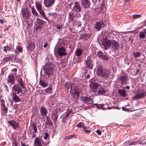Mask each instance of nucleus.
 <instances>
[{
    "label": "nucleus",
    "instance_id": "obj_1",
    "mask_svg": "<svg viewBox=\"0 0 146 146\" xmlns=\"http://www.w3.org/2000/svg\"><path fill=\"white\" fill-rule=\"evenodd\" d=\"M43 69L44 72L45 76H47L48 78H51L55 75L56 68L52 62H48L43 66Z\"/></svg>",
    "mask_w": 146,
    "mask_h": 146
},
{
    "label": "nucleus",
    "instance_id": "obj_2",
    "mask_svg": "<svg viewBox=\"0 0 146 146\" xmlns=\"http://www.w3.org/2000/svg\"><path fill=\"white\" fill-rule=\"evenodd\" d=\"M64 85L67 90L70 89V92L72 94V96L75 99H77L82 92L80 90L78 89L75 84L74 83L72 84L70 82H66L65 84Z\"/></svg>",
    "mask_w": 146,
    "mask_h": 146
},
{
    "label": "nucleus",
    "instance_id": "obj_3",
    "mask_svg": "<svg viewBox=\"0 0 146 146\" xmlns=\"http://www.w3.org/2000/svg\"><path fill=\"white\" fill-rule=\"evenodd\" d=\"M110 72L108 69H104L102 66L97 68V73L98 76L106 79L110 76Z\"/></svg>",
    "mask_w": 146,
    "mask_h": 146
},
{
    "label": "nucleus",
    "instance_id": "obj_4",
    "mask_svg": "<svg viewBox=\"0 0 146 146\" xmlns=\"http://www.w3.org/2000/svg\"><path fill=\"white\" fill-rule=\"evenodd\" d=\"M103 46H117L118 42L114 40H109L108 37H104L102 40Z\"/></svg>",
    "mask_w": 146,
    "mask_h": 146
},
{
    "label": "nucleus",
    "instance_id": "obj_5",
    "mask_svg": "<svg viewBox=\"0 0 146 146\" xmlns=\"http://www.w3.org/2000/svg\"><path fill=\"white\" fill-rule=\"evenodd\" d=\"M21 13L23 18L24 19L26 23L28 25L29 24L28 21L30 19L31 15L30 11L28 9L24 8L22 9Z\"/></svg>",
    "mask_w": 146,
    "mask_h": 146
},
{
    "label": "nucleus",
    "instance_id": "obj_6",
    "mask_svg": "<svg viewBox=\"0 0 146 146\" xmlns=\"http://www.w3.org/2000/svg\"><path fill=\"white\" fill-rule=\"evenodd\" d=\"M37 129L35 124L32 123L30 128V134L31 135V138L33 139L35 137L37 134Z\"/></svg>",
    "mask_w": 146,
    "mask_h": 146
},
{
    "label": "nucleus",
    "instance_id": "obj_7",
    "mask_svg": "<svg viewBox=\"0 0 146 146\" xmlns=\"http://www.w3.org/2000/svg\"><path fill=\"white\" fill-rule=\"evenodd\" d=\"M118 81L121 85L128 84V79L127 75H121L119 77Z\"/></svg>",
    "mask_w": 146,
    "mask_h": 146
},
{
    "label": "nucleus",
    "instance_id": "obj_8",
    "mask_svg": "<svg viewBox=\"0 0 146 146\" xmlns=\"http://www.w3.org/2000/svg\"><path fill=\"white\" fill-rule=\"evenodd\" d=\"M72 113V110L71 109L67 110L66 112L64 113L61 116L60 118L62 119V121L65 122V120H67L69 118V115Z\"/></svg>",
    "mask_w": 146,
    "mask_h": 146
},
{
    "label": "nucleus",
    "instance_id": "obj_9",
    "mask_svg": "<svg viewBox=\"0 0 146 146\" xmlns=\"http://www.w3.org/2000/svg\"><path fill=\"white\" fill-rule=\"evenodd\" d=\"M94 80L93 79L92 80L91 83L90 85V87L91 88V90L94 92H96L97 91V89L98 87L101 86L100 84L96 83H94Z\"/></svg>",
    "mask_w": 146,
    "mask_h": 146
},
{
    "label": "nucleus",
    "instance_id": "obj_10",
    "mask_svg": "<svg viewBox=\"0 0 146 146\" xmlns=\"http://www.w3.org/2000/svg\"><path fill=\"white\" fill-rule=\"evenodd\" d=\"M82 101L83 102L87 104L88 105L89 104H91L90 105V106L93 104V101L90 97L82 96Z\"/></svg>",
    "mask_w": 146,
    "mask_h": 146
},
{
    "label": "nucleus",
    "instance_id": "obj_11",
    "mask_svg": "<svg viewBox=\"0 0 146 146\" xmlns=\"http://www.w3.org/2000/svg\"><path fill=\"white\" fill-rule=\"evenodd\" d=\"M49 142H47V143H43V145L42 144V141L38 137H37L35 140L34 144L35 146H46L48 144Z\"/></svg>",
    "mask_w": 146,
    "mask_h": 146
},
{
    "label": "nucleus",
    "instance_id": "obj_12",
    "mask_svg": "<svg viewBox=\"0 0 146 146\" xmlns=\"http://www.w3.org/2000/svg\"><path fill=\"white\" fill-rule=\"evenodd\" d=\"M7 123L9 124L14 129L17 130L19 127V123L14 120L7 121Z\"/></svg>",
    "mask_w": 146,
    "mask_h": 146
},
{
    "label": "nucleus",
    "instance_id": "obj_13",
    "mask_svg": "<svg viewBox=\"0 0 146 146\" xmlns=\"http://www.w3.org/2000/svg\"><path fill=\"white\" fill-rule=\"evenodd\" d=\"M81 3L84 7L87 9L90 7L91 3L89 0H81Z\"/></svg>",
    "mask_w": 146,
    "mask_h": 146
},
{
    "label": "nucleus",
    "instance_id": "obj_14",
    "mask_svg": "<svg viewBox=\"0 0 146 146\" xmlns=\"http://www.w3.org/2000/svg\"><path fill=\"white\" fill-rule=\"evenodd\" d=\"M104 27L105 26L104 23L102 21L96 22L94 25L95 28L98 31H99L101 28Z\"/></svg>",
    "mask_w": 146,
    "mask_h": 146
},
{
    "label": "nucleus",
    "instance_id": "obj_15",
    "mask_svg": "<svg viewBox=\"0 0 146 146\" xmlns=\"http://www.w3.org/2000/svg\"><path fill=\"white\" fill-rule=\"evenodd\" d=\"M58 117V113L57 110H54L52 114L51 118L55 123H56V121Z\"/></svg>",
    "mask_w": 146,
    "mask_h": 146
},
{
    "label": "nucleus",
    "instance_id": "obj_16",
    "mask_svg": "<svg viewBox=\"0 0 146 146\" xmlns=\"http://www.w3.org/2000/svg\"><path fill=\"white\" fill-rule=\"evenodd\" d=\"M13 90L16 92H17V94H19L20 93H23V90L18 85H15L12 87Z\"/></svg>",
    "mask_w": 146,
    "mask_h": 146
},
{
    "label": "nucleus",
    "instance_id": "obj_17",
    "mask_svg": "<svg viewBox=\"0 0 146 146\" xmlns=\"http://www.w3.org/2000/svg\"><path fill=\"white\" fill-rule=\"evenodd\" d=\"M55 0H44V4L47 7H49L52 6L54 4Z\"/></svg>",
    "mask_w": 146,
    "mask_h": 146
},
{
    "label": "nucleus",
    "instance_id": "obj_18",
    "mask_svg": "<svg viewBox=\"0 0 146 146\" xmlns=\"http://www.w3.org/2000/svg\"><path fill=\"white\" fill-rule=\"evenodd\" d=\"M74 11L76 13H78L81 11V8L80 5L77 2H76L74 4V6L73 7Z\"/></svg>",
    "mask_w": 146,
    "mask_h": 146
},
{
    "label": "nucleus",
    "instance_id": "obj_19",
    "mask_svg": "<svg viewBox=\"0 0 146 146\" xmlns=\"http://www.w3.org/2000/svg\"><path fill=\"white\" fill-rule=\"evenodd\" d=\"M66 49L62 46L58 48L57 51L59 55L60 56H62L66 55Z\"/></svg>",
    "mask_w": 146,
    "mask_h": 146
},
{
    "label": "nucleus",
    "instance_id": "obj_20",
    "mask_svg": "<svg viewBox=\"0 0 146 146\" xmlns=\"http://www.w3.org/2000/svg\"><path fill=\"white\" fill-rule=\"evenodd\" d=\"M40 112L41 116L42 117H45L47 115L48 111L46 108L42 106L40 107Z\"/></svg>",
    "mask_w": 146,
    "mask_h": 146
},
{
    "label": "nucleus",
    "instance_id": "obj_21",
    "mask_svg": "<svg viewBox=\"0 0 146 146\" xmlns=\"http://www.w3.org/2000/svg\"><path fill=\"white\" fill-rule=\"evenodd\" d=\"M36 25L37 28H40L43 25L44 23V21L41 19L37 18L36 19Z\"/></svg>",
    "mask_w": 146,
    "mask_h": 146
},
{
    "label": "nucleus",
    "instance_id": "obj_22",
    "mask_svg": "<svg viewBox=\"0 0 146 146\" xmlns=\"http://www.w3.org/2000/svg\"><path fill=\"white\" fill-rule=\"evenodd\" d=\"M12 99L15 102H21V99L19 96H17L15 93H13V94Z\"/></svg>",
    "mask_w": 146,
    "mask_h": 146
},
{
    "label": "nucleus",
    "instance_id": "obj_23",
    "mask_svg": "<svg viewBox=\"0 0 146 146\" xmlns=\"http://www.w3.org/2000/svg\"><path fill=\"white\" fill-rule=\"evenodd\" d=\"M97 56L100 58L104 60H108V58L107 57V56L106 55H104L103 52L101 51L98 52L97 54Z\"/></svg>",
    "mask_w": 146,
    "mask_h": 146
},
{
    "label": "nucleus",
    "instance_id": "obj_24",
    "mask_svg": "<svg viewBox=\"0 0 146 146\" xmlns=\"http://www.w3.org/2000/svg\"><path fill=\"white\" fill-rule=\"evenodd\" d=\"M18 83L21 85L22 88L23 89H25V88L24 86V79L23 78L19 76L18 77Z\"/></svg>",
    "mask_w": 146,
    "mask_h": 146
},
{
    "label": "nucleus",
    "instance_id": "obj_25",
    "mask_svg": "<svg viewBox=\"0 0 146 146\" xmlns=\"http://www.w3.org/2000/svg\"><path fill=\"white\" fill-rule=\"evenodd\" d=\"M5 101L3 100L1 103V109L4 112L5 114H6L8 111L7 107L4 104Z\"/></svg>",
    "mask_w": 146,
    "mask_h": 146
},
{
    "label": "nucleus",
    "instance_id": "obj_26",
    "mask_svg": "<svg viewBox=\"0 0 146 146\" xmlns=\"http://www.w3.org/2000/svg\"><path fill=\"white\" fill-rule=\"evenodd\" d=\"M146 94L145 92L143 91L140 93H138L134 96L135 99H139L144 97L146 96Z\"/></svg>",
    "mask_w": 146,
    "mask_h": 146
},
{
    "label": "nucleus",
    "instance_id": "obj_27",
    "mask_svg": "<svg viewBox=\"0 0 146 146\" xmlns=\"http://www.w3.org/2000/svg\"><path fill=\"white\" fill-rule=\"evenodd\" d=\"M139 37L141 38H144L146 36V29H145L139 33Z\"/></svg>",
    "mask_w": 146,
    "mask_h": 146
},
{
    "label": "nucleus",
    "instance_id": "obj_28",
    "mask_svg": "<svg viewBox=\"0 0 146 146\" xmlns=\"http://www.w3.org/2000/svg\"><path fill=\"white\" fill-rule=\"evenodd\" d=\"M7 80L8 82H10L11 84H13L14 83L15 78L12 74H10L9 75Z\"/></svg>",
    "mask_w": 146,
    "mask_h": 146
},
{
    "label": "nucleus",
    "instance_id": "obj_29",
    "mask_svg": "<svg viewBox=\"0 0 146 146\" xmlns=\"http://www.w3.org/2000/svg\"><path fill=\"white\" fill-rule=\"evenodd\" d=\"M118 93L121 96L124 97L127 96L126 91L123 89H119L118 90Z\"/></svg>",
    "mask_w": 146,
    "mask_h": 146
},
{
    "label": "nucleus",
    "instance_id": "obj_30",
    "mask_svg": "<svg viewBox=\"0 0 146 146\" xmlns=\"http://www.w3.org/2000/svg\"><path fill=\"white\" fill-rule=\"evenodd\" d=\"M85 63H86V65L88 68L89 69L92 68V62L91 60L90 59H87L86 60Z\"/></svg>",
    "mask_w": 146,
    "mask_h": 146
},
{
    "label": "nucleus",
    "instance_id": "obj_31",
    "mask_svg": "<svg viewBox=\"0 0 146 146\" xmlns=\"http://www.w3.org/2000/svg\"><path fill=\"white\" fill-rule=\"evenodd\" d=\"M137 142H133V141H127L123 143V145L125 146H129L131 145H134L137 143Z\"/></svg>",
    "mask_w": 146,
    "mask_h": 146
},
{
    "label": "nucleus",
    "instance_id": "obj_32",
    "mask_svg": "<svg viewBox=\"0 0 146 146\" xmlns=\"http://www.w3.org/2000/svg\"><path fill=\"white\" fill-rule=\"evenodd\" d=\"M100 87L98 88L97 93L101 95L105 94L106 92V90L102 86H100Z\"/></svg>",
    "mask_w": 146,
    "mask_h": 146
},
{
    "label": "nucleus",
    "instance_id": "obj_33",
    "mask_svg": "<svg viewBox=\"0 0 146 146\" xmlns=\"http://www.w3.org/2000/svg\"><path fill=\"white\" fill-rule=\"evenodd\" d=\"M45 92L47 94H52V87L51 85H50L48 88L44 89Z\"/></svg>",
    "mask_w": 146,
    "mask_h": 146
},
{
    "label": "nucleus",
    "instance_id": "obj_34",
    "mask_svg": "<svg viewBox=\"0 0 146 146\" xmlns=\"http://www.w3.org/2000/svg\"><path fill=\"white\" fill-rule=\"evenodd\" d=\"M39 84L43 88H45L48 86V83L42 80H40L39 81Z\"/></svg>",
    "mask_w": 146,
    "mask_h": 146
},
{
    "label": "nucleus",
    "instance_id": "obj_35",
    "mask_svg": "<svg viewBox=\"0 0 146 146\" xmlns=\"http://www.w3.org/2000/svg\"><path fill=\"white\" fill-rule=\"evenodd\" d=\"M45 124L47 125L52 126L53 125V123L51 121V119L48 117H47L46 121L45 122Z\"/></svg>",
    "mask_w": 146,
    "mask_h": 146
},
{
    "label": "nucleus",
    "instance_id": "obj_36",
    "mask_svg": "<svg viewBox=\"0 0 146 146\" xmlns=\"http://www.w3.org/2000/svg\"><path fill=\"white\" fill-rule=\"evenodd\" d=\"M82 52V49L77 48L75 52V54L77 56L79 57L81 55Z\"/></svg>",
    "mask_w": 146,
    "mask_h": 146
},
{
    "label": "nucleus",
    "instance_id": "obj_37",
    "mask_svg": "<svg viewBox=\"0 0 146 146\" xmlns=\"http://www.w3.org/2000/svg\"><path fill=\"white\" fill-rule=\"evenodd\" d=\"M77 126L79 128L82 127L84 129H87V127L85 126L84 124L82 122H80L77 125Z\"/></svg>",
    "mask_w": 146,
    "mask_h": 146
},
{
    "label": "nucleus",
    "instance_id": "obj_38",
    "mask_svg": "<svg viewBox=\"0 0 146 146\" xmlns=\"http://www.w3.org/2000/svg\"><path fill=\"white\" fill-rule=\"evenodd\" d=\"M36 7L38 11H40L42 9L41 5L40 3H36Z\"/></svg>",
    "mask_w": 146,
    "mask_h": 146
},
{
    "label": "nucleus",
    "instance_id": "obj_39",
    "mask_svg": "<svg viewBox=\"0 0 146 146\" xmlns=\"http://www.w3.org/2000/svg\"><path fill=\"white\" fill-rule=\"evenodd\" d=\"M16 49V50H15V54L18 53L17 51L19 53H21L22 52V49L20 46H17Z\"/></svg>",
    "mask_w": 146,
    "mask_h": 146
},
{
    "label": "nucleus",
    "instance_id": "obj_40",
    "mask_svg": "<svg viewBox=\"0 0 146 146\" xmlns=\"http://www.w3.org/2000/svg\"><path fill=\"white\" fill-rule=\"evenodd\" d=\"M75 16L73 13H69V19L71 21H74V18Z\"/></svg>",
    "mask_w": 146,
    "mask_h": 146
},
{
    "label": "nucleus",
    "instance_id": "obj_41",
    "mask_svg": "<svg viewBox=\"0 0 146 146\" xmlns=\"http://www.w3.org/2000/svg\"><path fill=\"white\" fill-rule=\"evenodd\" d=\"M11 46H5L4 47V50L7 52V51H12V48H10Z\"/></svg>",
    "mask_w": 146,
    "mask_h": 146
},
{
    "label": "nucleus",
    "instance_id": "obj_42",
    "mask_svg": "<svg viewBox=\"0 0 146 146\" xmlns=\"http://www.w3.org/2000/svg\"><path fill=\"white\" fill-rule=\"evenodd\" d=\"M31 11L32 12L33 14L35 15L36 16H37L38 15V13L35 9L34 7H32Z\"/></svg>",
    "mask_w": 146,
    "mask_h": 146
},
{
    "label": "nucleus",
    "instance_id": "obj_43",
    "mask_svg": "<svg viewBox=\"0 0 146 146\" xmlns=\"http://www.w3.org/2000/svg\"><path fill=\"white\" fill-rule=\"evenodd\" d=\"M48 14L50 16H52L55 18L57 16V13H48Z\"/></svg>",
    "mask_w": 146,
    "mask_h": 146
},
{
    "label": "nucleus",
    "instance_id": "obj_44",
    "mask_svg": "<svg viewBox=\"0 0 146 146\" xmlns=\"http://www.w3.org/2000/svg\"><path fill=\"white\" fill-rule=\"evenodd\" d=\"M74 137V135H72L66 136L65 137V139L66 140L70 139Z\"/></svg>",
    "mask_w": 146,
    "mask_h": 146
},
{
    "label": "nucleus",
    "instance_id": "obj_45",
    "mask_svg": "<svg viewBox=\"0 0 146 146\" xmlns=\"http://www.w3.org/2000/svg\"><path fill=\"white\" fill-rule=\"evenodd\" d=\"M133 55L135 57H139L140 56V54L139 52H134L133 54Z\"/></svg>",
    "mask_w": 146,
    "mask_h": 146
},
{
    "label": "nucleus",
    "instance_id": "obj_46",
    "mask_svg": "<svg viewBox=\"0 0 146 146\" xmlns=\"http://www.w3.org/2000/svg\"><path fill=\"white\" fill-rule=\"evenodd\" d=\"M13 59V57L11 56H8L4 58V60L5 61H8L10 60H11Z\"/></svg>",
    "mask_w": 146,
    "mask_h": 146
},
{
    "label": "nucleus",
    "instance_id": "obj_47",
    "mask_svg": "<svg viewBox=\"0 0 146 146\" xmlns=\"http://www.w3.org/2000/svg\"><path fill=\"white\" fill-rule=\"evenodd\" d=\"M34 46H27V48L29 51H32L34 49Z\"/></svg>",
    "mask_w": 146,
    "mask_h": 146
},
{
    "label": "nucleus",
    "instance_id": "obj_48",
    "mask_svg": "<svg viewBox=\"0 0 146 146\" xmlns=\"http://www.w3.org/2000/svg\"><path fill=\"white\" fill-rule=\"evenodd\" d=\"M65 110V108L64 107H60L58 109V111L60 112H63Z\"/></svg>",
    "mask_w": 146,
    "mask_h": 146
},
{
    "label": "nucleus",
    "instance_id": "obj_49",
    "mask_svg": "<svg viewBox=\"0 0 146 146\" xmlns=\"http://www.w3.org/2000/svg\"><path fill=\"white\" fill-rule=\"evenodd\" d=\"M48 136L49 135L48 133L47 132L45 133H44V136L43 137L44 139L45 140H47L48 137Z\"/></svg>",
    "mask_w": 146,
    "mask_h": 146
},
{
    "label": "nucleus",
    "instance_id": "obj_50",
    "mask_svg": "<svg viewBox=\"0 0 146 146\" xmlns=\"http://www.w3.org/2000/svg\"><path fill=\"white\" fill-rule=\"evenodd\" d=\"M133 19H137L140 18L141 16V15H133Z\"/></svg>",
    "mask_w": 146,
    "mask_h": 146
},
{
    "label": "nucleus",
    "instance_id": "obj_51",
    "mask_svg": "<svg viewBox=\"0 0 146 146\" xmlns=\"http://www.w3.org/2000/svg\"><path fill=\"white\" fill-rule=\"evenodd\" d=\"M39 13L41 14V15L43 16H45V15L44 11L42 9L40 11H38Z\"/></svg>",
    "mask_w": 146,
    "mask_h": 146
},
{
    "label": "nucleus",
    "instance_id": "obj_52",
    "mask_svg": "<svg viewBox=\"0 0 146 146\" xmlns=\"http://www.w3.org/2000/svg\"><path fill=\"white\" fill-rule=\"evenodd\" d=\"M124 2L125 5H129V0H124Z\"/></svg>",
    "mask_w": 146,
    "mask_h": 146
},
{
    "label": "nucleus",
    "instance_id": "obj_53",
    "mask_svg": "<svg viewBox=\"0 0 146 146\" xmlns=\"http://www.w3.org/2000/svg\"><path fill=\"white\" fill-rule=\"evenodd\" d=\"M21 146H29L28 145H27L25 143L22 141L21 142Z\"/></svg>",
    "mask_w": 146,
    "mask_h": 146
},
{
    "label": "nucleus",
    "instance_id": "obj_54",
    "mask_svg": "<svg viewBox=\"0 0 146 146\" xmlns=\"http://www.w3.org/2000/svg\"><path fill=\"white\" fill-rule=\"evenodd\" d=\"M119 46H111L112 49H114L115 50H117L119 48Z\"/></svg>",
    "mask_w": 146,
    "mask_h": 146
},
{
    "label": "nucleus",
    "instance_id": "obj_55",
    "mask_svg": "<svg viewBox=\"0 0 146 146\" xmlns=\"http://www.w3.org/2000/svg\"><path fill=\"white\" fill-rule=\"evenodd\" d=\"M96 132L99 135H100L101 134V131L100 130H97L96 131Z\"/></svg>",
    "mask_w": 146,
    "mask_h": 146
},
{
    "label": "nucleus",
    "instance_id": "obj_56",
    "mask_svg": "<svg viewBox=\"0 0 146 146\" xmlns=\"http://www.w3.org/2000/svg\"><path fill=\"white\" fill-rule=\"evenodd\" d=\"M104 49L106 50H107L109 48L110 46H103Z\"/></svg>",
    "mask_w": 146,
    "mask_h": 146
},
{
    "label": "nucleus",
    "instance_id": "obj_57",
    "mask_svg": "<svg viewBox=\"0 0 146 146\" xmlns=\"http://www.w3.org/2000/svg\"><path fill=\"white\" fill-rule=\"evenodd\" d=\"M122 110L123 111H127L128 110V109L127 108H126L124 107H122Z\"/></svg>",
    "mask_w": 146,
    "mask_h": 146
},
{
    "label": "nucleus",
    "instance_id": "obj_58",
    "mask_svg": "<svg viewBox=\"0 0 146 146\" xmlns=\"http://www.w3.org/2000/svg\"><path fill=\"white\" fill-rule=\"evenodd\" d=\"M84 131L86 133H89L91 131L90 130H84Z\"/></svg>",
    "mask_w": 146,
    "mask_h": 146
},
{
    "label": "nucleus",
    "instance_id": "obj_59",
    "mask_svg": "<svg viewBox=\"0 0 146 146\" xmlns=\"http://www.w3.org/2000/svg\"><path fill=\"white\" fill-rule=\"evenodd\" d=\"M142 24H143V26H146V20L144 21L143 22Z\"/></svg>",
    "mask_w": 146,
    "mask_h": 146
},
{
    "label": "nucleus",
    "instance_id": "obj_60",
    "mask_svg": "<svg viewBox=\"0 0 146 146\" xmlns=\"http://www.w3.org/2000/svg\"><path fill=\"white\" fill-rule=\"evenodd\" d=\"M45 19V20L47 21L48 23H49V21L48 20V19L46 17L45 15V16L43 17Z\"/></svg>",
    "mask_w": 146,
    "mask_h": 146
},
{
    "label": "nucleus",
    "instance_id": "obj_61",
    "mask_svg": "<svg viewBox=\"0 0 146 146\" xmlns=\"http://www.w3.org/2000/svg\"><path fill=\"white\" fill-rule=\"evenodd\" d=\"M5 88L6 90L8 92V88L6 85H5Z\"/></svg>",
    "mask_w": 146,
    "mask_h": 146
},
{
    "label": "nucleus",
    "instance_id": "obj_62",
    "mask_svg": "<svg viewBox=\"0 0 146 146\" xmlns=\"http://www.w3.org/2000/svg\"><path fill=\"white\" fill-rule=\"evenodd\" d=\"M0 22L1 24H3V23L4 21L2 19H0Z\"/></svg>",
    "mask_w": 146,
    "mask_h": 146
},
{
    "label": "nucleus",
    "instance_id": "obj_63",
    "mask_svg": "<svg viewBox=\"0 0 146 146\" xmlns=\"http://www.w3.org/2000/svg\"><path fill=\"white\" fill-rule=\"evenodd\" d=\"M90 75H88H88H87V76H86V78H90Z\"/></svg>",
    "mask_w": 146,
    "mask_h": 146
},
{
    "label": "nucleus",
    "instance_id": "obj_64",
    "mask_svg": "<svg viewBox=\"0 0 146 146\" xmlns=\"http://www.w3.org/2000/svg\"><path fill=\"white\" fill-rule=\"evenodd\" d=\"M125 88L127 89H129V86H127L125 87Z\"/></svg>",
    "mask_w": 146,
    "mask_h": 146
}]
</instances>
